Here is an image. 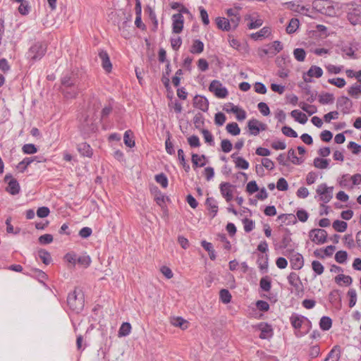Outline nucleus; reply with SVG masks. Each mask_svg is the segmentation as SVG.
Wrapping results in <instances>:
<instances>
[{"mask_svg":"<svg viewBox=\"0 0 361 361\" xmlns=\"http://www.w3.org/2000/svg\"><path fill=\"white\" fill-rule=\"evenodd\" d=\"M291 253L292 255L290 258L291 268L295 270L300 269L304 265L302 255L298 252L293 253V252Z\"/></svg>","mask_w":361,"mask_h":361,"instance_id":"obj_15","label":"nucleus"},{"mask_svg":"<svg viewBox=\"0 0 361 361\" xmlns=\"http://www.w3.org/2000/svg\"><path fill=\"white\" fill-rule=\"evenodd\" d=\"M299 106L300 108L306 111L309 115H312L317 112V108L314 105H310L305 102H301Z\"/></svg>","mask_w":361,"mask_h":361,"instance_id":"obj_51","label":"nucleus"},{"mask_svg":"<svg viewBox=\"0 0 361 361\" xmlns=\"http://www.w3.org/2000/svg\"><path fill=\"white\" fill-rule=\"evenodd\" d=\"M201 132L205 142L208 143L209 145H214V137L212 134L207 129H202Z\"/></svg>","mask_w":361,"mask_h":361,"instance_id":"obj_56","label":"nucleus"},{"mask_svg":"<svg viewBox=\"0 0 361 361\" xmlns=\"http://www.w3.org/2000/svg\"><path fill=\"white\" fill-rule=\"evenodd\" d=\"M312 268L317 275H321L324 270V266L317 260H314L312 262Z\"/></svg>","mask_w":361,"mask_h":361,"instance_id":"obj_55","label":"nucleus"},{"mask_svg":"<svg viewBox=\"0 0 361 361\" xmlns=\"http://www.w3.org/2000/svg\"><path fill=\"white\" fill-rule=\"evenodd\" d=\"M260 288L266 292H269L271 288V281L269 276L262 277L259 281Z\"/></svg>","mask_w":361,"mask_h":361,"instance_id":"obj_32","label":"nucleus"},{"mask_svg":"<svg viewBox=\"0 0 361 361\" xmlns=\"http://www.w3.org/2000/svg\"><path fill=\"white\" fill-rule=\"evenodd\" d=\"M193 105L195 108L206 112L209 109V102L207 99L201 95H196L193 99Z\"/></svg>","mask_w":361,"mask_h":361,"instance_id":"obj_16","label":"nucleus"},{"mask_svg":"<svg viewBox=\"0 0 361 361\" xmlns=\"http://www.w3.org/2000/svg\"><path fill=\"white\" fill-rule=\"evenodd\" d=\"M333 187H327L325 183H322L317 186L316 192L319 196V200L326 204L333 197Z\"/></svg>","mask_w":361,"mask_h":361,"instance_id":"obj_4","label":"nucleus"},{"mask_svg":"<svg viewBox=\"0 0 361 361\" xmlns=\"http://www.w3.org/2000/svg\"><path fill=\"white\" fill-rule=\"evenodd\" d=\"M77 149L80 154L83 157H91L92 156V149L90 145L86 142H82L78 145Z\"/></svg>","mask_w":361,"mask_h":361,"instance_id":"obj_24","label":"nucleus"},{"mask_svg":"<svg viewBox=\"0 0 361 361\" xmlns=\"http://www.w3.org/2000/svg\"><path fill=\"white\" fill-rule=\"evenodd\" d=\"M306 319L304 316L293 314L290 317V323L293 328L300 329L302 326V323Z\"/></svg>","mask_w":361,"mask_h":361,"instance_id":"obj_25","label":"nucleus"},{"mask_svg":"<svg viewBox=\"0 0 361 361\" xmlns=\"http://www.w3.org/2000/svg\"><path fill=\"white\" fill-rule=\"evenodd\" d=\"M299 27V20L297 18H292L286 27V32L288 34H292L296 31Z\"/></svg>","mask_w":361,"mask_h":361,"instance_id":"obj_45","label":"nucleus"},{"mask_svg":"<svg viewBox=\"0 0 361 361\" xmlns=\"http://www.w3.org/2000/svg\"><path fill=\"white\" fill-rule=\"evenodd\" d=\"M348 295L350 298L349 307H353L355 305L357 302V293L355 289H350L348 292Z\"/></svg>","mask_w":361,"mask_h":361,"instance_id":"obj_61","label":"nucleus"},{"mask_svg":"<svg viewBox=\"0 0 361 361\" xmlns=\"http://www.w3.org/2000/svg\"><path fill=\"white\" fill-rule=\"evenodd\" d=\"M343 241L345 245L349 249L357 247L356 241L353 239L352 235H345L343 238Z\"/></svg>","mask_w":361,"mask_h":361,"instance_id":"obj_50","label":"nucleus"},{"mask_svg":"<svg viewBox=\"0 0 361 361\" xmlns=\"http://www.w3.org/2000/svg\"><path fill=\"white\" fill-rule=\"evenodd\" d=\"M332 226L335 231L343 233L347 229L348 224L345 221L336 220L333 222Z\"/></svg>","mask_w":361,"mask_h":361,"instance_id":"obj_41","label":"nucleus"},{"mask_svg":"<svg viewBox=\"0 0 361 361\" xmlns=\"http://www.w3.org/2000/svg\"><path fill=\"white\" fill-rule=\"evenodd\" d=\"M310 238L317 244L324 243L327 237V233L325 230L321 228L312 229L310 231Z\"/></svg>","mask_w":361,"mask_h":361,"instance_id":"obj_8","label":"nucleus"},{"mask_svg":"<svg viewBox=\"0 0 361 361\" xmlns=\"http://www.w3.org/2000/svg\"><path fill=\"white\" fill-rule=\"evenodd\" d=\"M348 19L353 25L358 24L361 20V5L350 9L348 13Z\"/></svg>","mask_w":361,"mask_h":361,"instance_id":"obj_12","label":"nucleus"},{"mask_svg":"<svg viewBox=\"0 0 361 361\" xmlns=\"http://www.w3.org/2000/svg\"><path fill=\"white\" fill-rule=\"evenodd\" d=\"M270 33V29L268 27H264L259 31L252 33L251 37L255 40H257L268 37Z\"/></svg>","mask_w":361,"mask_h":361,"instance_id":"obj_30","label":"nucleus"},{"mask_svg":"<svg viewBox=\"0 0 361 361\" xmlns=\"http://www.w3.org/2000/svg\"><path fill=\"white\" fill-rule=\"evenodd\" d=\"M332 320L329 317L324 316L319 322V327L323 331H328L331 328Z\"/></svg>","mask_w":361,"mask_h":361,"instance_id":"obj_35","label":"nucleus"},{"mask_svg":"<svg viewBox=\"0 0 361 361\" xmlns=\"http://www.w3.org/2000/svg\"><path fill=\"white\" fill-rule=\"evenodd\" d=\"M33 161V159L30 157L24 158L18 165V168L21 171H24L27 166H29Z\"/></svg>","mask_w":361,"mask_h":361,"instance_id":"obj_64","label":"nucleus"},{"mask_svg":"<svg viewBox=\"0 0 361 361\" xmlns=\"http://www.w3.org/2000/svg\"><path fill=\"white\" fill-rule=\"evenodd\" d=\"M24 274L30 276L37 279L39 283H42L43 285H45V273L41 269L32 267L30 269V272L24 273Z\"/></svg>","mask_w":361,"mask_h":361,"instance_id":"obj_19","label":"nucleus"},{"mask_svg":"<svg viewBox=\"0 0 361 361\" xmlns=\"http://www.w3.org/2000/svg\"><path fill=\"white\" fill-rule=\"evenodd\" d=\"M130 331H131L130 324L128 322H123L121 324V326L118 330V337L127 336L130 334Z\"/></svg>","mask_w":361,"mask_h":361,"instance_id":"obj_38","label":"nucleus"},{"mask_svg":"<svg viewBox=\"0 0 361 361\" xmlns=\"http://www.w3.org/2000/svg\"><path fill=\"white\" fill-rule=\"evenodd\" d=\"M206 159V156L202 155H198L197 154H192V163L194 168L196 167H203L205 166V162H202V160H204Z\"/></svg>","mask_w":361,"mask_h":361,"instance_id":"obj_29","label":"nucleus"},{"mask_svg":"<svg viewBox=\"0 0 361 361\" xmlns=\"http://www.w3.org/2000/svg\"><path fill=\"white\" fill-rule=\"evenodd\" d=\"M205 204L209 212L211 218L213 219L218 212V205L216 200L214 197H207Z\"/></svg>","mask_w":361,"mask_h":361,"instance_id":"obj_21","label":"nucleus"},{"mask_svg":"<svg viewBox=\"0 0 361 361\" xmlns=\"http://www.w3.org/2000/svg\"><path fill=\"white\" fill-rule=\"evenodd\" d=\"M226 129L228 133L232 135H238L240 133V128L238 123L235 122L229 123L226 125Z\"/></svg>","mask_w":361,"mask_h":361,"instance_id":"obj_39","label":"nucleus"},{"mask_svg":"<svg viewBox=\"0 0 361 361\" xmlns=\"http://www.w3.org/2000/svg\"><path fill=\"white\" fill-rule=\"evenodd\" d=\"M348 93L353 97L358 98L361 94V85L357 83L353 84L348 88Z\"/></svg>","mask_w":361,"mask_h":361,"instance_id":"obj_36","label":"nucleus"},{"mask_svg":"<svg viewBox=\"0 0 361 361\" xmlns=\"http://www.w3.org/2000/svg\"><path fill=\"white\" fill-rule=\"evenodd\" d=\"M290 115L293 118H294L295 121L301 124H305L307 121V116L304 113L300 111L299 110H293L290 112Z\"/></svg>","mask_w":361,"mask_h":361,"instance_id":"obj_26","label":"nucleus"},{"mask_svg":"<svg viewBox=\"0 0 361 361\" xmlns=\"http://www.w3.org/2000/svg\"><path fill=\"white\" fill-rule=\"evenodd\" d=\"M133 133L131 130H126L124 133L123 141L125 145L128 147H133L135 146V140H133Z\"/></svg>","mask_w":361,"mask_h":361,"instance_id":"obj_40","label":"nucleus"},{"mask_svg":"<svg viewBox=\"0 0 361 361\" xmlns=\"http://www.w3.org/2000/svg\"><path fill=\"white\" fill-rule=\"evenodd\" d=\"M328 82L339 88L343 87L346 84L345 79L342 78H330Z\"/></svg>","mask_w":361,"mask_h":361,"instance_id":"obj_54","label":"nucleus"},{"mask_svg":"<svg viewBox=\"0 0 361 361\" xmlns=\"http://www.w3.org/2000/svg\"><path fill=\"white\" fill-rule=\"evenodd\" d=\"M350 176L349 174H343L338 180V184L341 188L352 189L353 185L350 184Z\"/></svg>","mask_w":361,"mask_h":361,"instance_id":"obj_34","label":"nucleus"},{"mask_svg":"<svg viewBox=\"0 0 361 361\" xmlns=\"http://www.w3.org/2000/svg\"><path fill=\"white\" fill-rule=\"evenodd\" d=\"M322 69L317 66H312L307 73V75L309 76L310 78L314 77L317 78H319L322 76Z\"/></svg>","mask_w":361,"mask_h":361,"instance_id":"obj_31","label":"nucleus"},{"mask_svg":"<svg viewBox=\"0 0 361 361\" xmlns=\"http://www.w3.org/2000/svg\"><path fill=\"white\" fill-rule=\"evenodd\" d=\"M283 135L290 137H297L298 133L290 127L285 126L281 128Z\"/></svg>","mask_w":361,"mask_h":361,"instance_id":"obj_60","label":"nucleus"},{"mask_svg":"<svg viewBox=\"0 0 361 361\" xmlns=\"http://www.w3.org/2000/svg\"><path fill=\"white\" fill-rule=\"evenodd\" d=\"M235 166L238 169H247L249 167V163L244 158L238 157L234 160Z\"/></svg>","mask_w":361,"mask_h":361,"instance_id":"obj_49","label":"nucleus"},{"mask_svg":"<svg viewBox=\"0 0 361 361\" xmlns=\"http://www.w3.org/2000/svg\"><path fill=\"white\" fill-rule=\"evenodd\" d=\"M221 301L224 304H228L231 300V294L227 289H221L219 292Z\"/></svg>","mask_w":361,"mask_h":361,"instance_id":"obj_44","label":"nucleus"},{"mask_svg":"<svg viewBox=\"0 0 361 361\" xmlns=\"http://www.w3.org/2000/svg\"><path fill=\"white\" fill-rule=\"evenodd\" d=\"M259 121L255 118L250 120L247 122V128L250 133L252 135H257L259 133V128H258Z\"/></svg>","mask_w":361,"mask_h":361,"instance_id":"obj_27","label":"nucleus"},{"mask_svg":"<svg viewBox=\"0 0 361 361\" xmlns=\"http://www.w3.org/2000/svg\"><path fill=\"white\" fill-rule=\"evenodd\" d=\"M217 239L223 244V247L225 250H230L231 248V245L230 241L227 239L226 234L220 233L217 235Z\"/></svg>","mask_w":361,"mask_h":361,"instance_id":"obj_46","label":"nucleus"},{"mask_svg":"<svg viewBox=\"0 0 361 361\" xmlns=\"http://www.w3.org/2000/svg\"><path fill=\"white\" fill-rule=\"evenodd\" d=\"M172 32L175 34L180 33L183 30L184 18L181 13H175L172 16Z\"/></svg>","mask_w":361,"mask_h":361,"instance_id":"obj_9","label":"nucleus"},{"mask_svg":"<svg viewBox=\"0 0 361 361\" xmlns=\"http://www.w3.org/2000/svg\"><path fill=\"white\" fill-rule=\"evenodd\" d=\"M348 253L345 251H338L335 255V260L339 264H343L346 262Z\"/></svg>","mask_w":361,"mask_h":361,"instance_id":"obj_52","label":"nucleus"},{"mask_svg":"<svg viewBox=\"0 0 361 361\" xmlns=\"http://www.w3.org/2000/svg\"><path fill=\"white\" fill-rule=\"evenodd\" d=\"M84 294L81 290L75 289L67 297V305L73 311L78 313L84 307Z\"/></svg>","mask_w":361,"mask_h":361,"instance_id":"obj_1","label":"nucleus"},{"mask_svg":"<svg viewBox=\"0 0 361 361\" xmlns=\"http://www.w3.org/2000/svg\"><path fill=\"white\" fill-rule=\"evenodd\" d=\"M313 8L319 13L331 16L334 12V8L329 0H315L312 3Z\"/></svg>","mask_w":361,"mask_h":361,"instance_id":"obj_3","label":"nucleus"},{"mask_svg":"<svg viewBox=\"0 0 361 361\" xmlns=\"http://www.w3.org/2000/svg\"><path fill=\"white\" fill-rule=\"evenodd\" d=\"M190 51L192 54H201L204 51L203 42L200 39L194 40Z\"/></svg>","mask_w":361,"mask_h":361,"instance_id":"obj_33","label":"nucleus"},{"mask_svg":"<svg viewBox=\"0 0 361 361\" xmlns=\"http://www.w3.org/2000/svg\"><path fill=\"white\" fill-rule=\"evenodd\" d=\"M290 235V233L287 231V232L283 235L281 242V247L286 249L287 252H293L295 249V244L292 242Z\"/></svg>","mask_w":361,"mask_h":361,"instance_id":"obj_14","label":"nucleus"},{"mask_svg":"<svg viewBox=\"0 0 361 361\" xmlns=\"http://www.w3.org/2000/svg\"><path fill=\"white\" fill-rule=\"evenodd\" d=\"M353 106V102L345 96H341L337 99L336 107L341 109L343 114H348Z\"/></svg>","mask_w":361,"mask_h":361,"instance_id":"obj_10","label":"nucleus"},{"mask_svg":"<svg viewBox=\"0 0 361 361\" xmlns=\"http://www.w3.org/2000/svg\"><path fill=\"white\" fill-rule=\"evenodd\" d=\"M209 90L218 98H225L228 94L227 89L222 85L220 81L216 80L211 82Z\"/></svg>","mask_w":361,"mask_h":361,"instance_id":"obj_6","label":"nucleus"},{"mask_svg":"<svg viewBox=\"0 0 361 361\" xmlns=\"http://www.w3.org/2000/svg\"><path fill=\"white\" fill-rule=\"evenodd\" d=\"M288 159L295 165H300L303 162V159L302 158L298 157L296 156L295 152L293 149H290L288 151Z\"/></svg>","mask_w":361,"mask_h":361,"instance_id":"obj_37","label":"nucleus"},{"mask_svg":"<svg viewBox=\"0 0 361 361\" xmlns=\"http://www.w3.org/2000/svg\"><path fill=\"white\" fill-rule=\"evenodd\" d=\"M319 102L323 104H331L334 101V97L332 94L326 93L319 97Z\"/></svg>","mask_w":361,"mask_h":361,"instance_id":"obj_62","label":"nucleus"},{"mask_svg":"<svg viewBox=\"0 0 361 361\" xmlns=\"http://www.w3.org/2000/svg\"><path fill=\"white\" fill-rule=\"evenodd\" d=\"M6 191L12 195H15L20 192V185L16 179L12 178L8 182Z\"/></svg>","mask_w":361,"mask_h":361,"instance_id":"obj_22","label":"nucleus"},{"mask_svg":"<svg viewBox=\"0 0 361 361\" xmlns=\"http://www.w3.org/2000/svg\"><path fill=\"white\" fill-rule=\"evenodd\" d=\"M233 185L229 183H221L219 186L220 192L227 202L233 200Z\"/></svg>","mask_w":361,"mask_h":361,"instance_id":"obj_13","label":"nucleus"},{"mask_svg":"<svg viewBox=\"0 0 361 361\" xmlns=\"http://www.w3.org/2000/svg\"><path fill=\"white\" fill-rule=\"evenodd\" d=\"M99 57L102 61V68L108 73L111 72L112 69V64L111 63L108 53L101 49L99 51Z\"/></svg>","mask_w":361,"mask_h":361,"instance_id":"obj_18","label":"nucleus"},{"mask_svg":"<svg viewBox=\"0 0 361 361\" xmlns=\"http://www.w3.org/2000/svg\"><path fill=\"white\" fill-rule=\"evenodd\" d=\"M22 151L25 154H32L37 152V148L34 144H25L23 146Z\"/></svg>","mask_w":361,"mask_h":361,"instance_id":"obj_53","label":"nucleus"},{"mask_svg":"<svg viewBox=\"0 0 361 361\" xmlns=\"http://www.w3.org/2000/svg\"><path fill=\"white\" fill-rule=\"evenodd\" d=\"M336 283L340 284L341 281L343 282L347 286H349L352 283L353 279L350 276H345L344 274H339L335 277Z\"/></svg>","mask_w":361,"mask_h":361,"instance_id":"obj_47","label":"nucleus"},{"mask_svg":"<svg viewBox=\"0 0 361 361\" xmlns=\"http://www.w3.org/2000/svg\"><path fill=\"white\" fill-rule=\"evenodd\" d=\"M63 96L67 99L75 98L79 92L78 85L61 86Z\"/></svg>","mask_w":361,"mask_h":361,"instance_id":"obj_17","label":"nucleus"},{"mask_svg":"<svg viewBox=\"0 0 361 361\" xmlns=\"http://www.w3.org/2000/svg\"><path fill=\"white\" fill-rule=\"evenodd\" d=\"M341 357V347L334 346L329 353L324 361H338Z\"/></svg>","mask_w":361,"mask_h":361,"instance_id":"obj_23","label":"nucleus"},{"mask_svg":"<svg viewBox=\"0 0 361 361\" xmlns=\"http://www.w3.org/2000/svg\"><path fill=\"white\" fill-rule=\"evenodd\" d=\"M268 258L267 255H259L257 259L259 268L261 270L267 269L268 267Z\"/></svg>","mask_w":361,"mask_h":361,"instance_id":"obj_57","label":"nucleus"},{"mask_svg":"<svg viewBox=\"0 0 361 361\" xmlns=\"http://www.w3.org/2000/svg\"><path fill=\"white\" fill-rule=\"evenodd\" d=\"M155 180L164 188L168 186V178L166 175L162 173L155 176Z\"/></svg>","mask_w":361,"mask_h":361,"instance_id":"obj_58","label":"nucleus"},{"mask_svg":"<svg viewBox=\"0 0 361 361\" xmlns=\"http://www.w3.org/2000/svg\"><path fill=\"white\" fill-rule=\"evenodd\" d=\"M288 283L292 286L296 290H302V282L299 276L295 272H290L287 277Z\"/></svg>","mask_w":361,"mask_h":361,"instance_id":"obj_20","label":"nucleus"},{"mask_svg":"<svg viewBox=\"0 0 361 361\" xmlns=\"http://www.w3.org/2000/svg\"><path fill=\"white\" fill-rule=\"evenodd\" d=\"M226 117L223 113L218 112L215 114L214 122H215L216 125H217L219 126H221L224 124V123L226 122Z\"/></svg>","mask_w":361,"mask_h":361,"instance_id":"obj_63","label":"nucleus"},{"mask_svg":"<svg viewBox=\"0 0 361 361\" xmlns=\"http://www.w3.org/2000/svg\"><path fill=\"white\" fill-rule=\"evenodd\" d=\"M329 160L317 157L314 159V166L320 169H327L329 167Z\"/></svg>","mask_w":361,"mask_h":361,"instance_id":"obj_43","label":"nucleus"},{"mask_svg":"<svg viewBox=\"0 0 361 361\" xmlns=\"http://www.w3.org/2000/svg\"><path fill=\"white\" fill-rule=\"evenodd\" d=\"M217 27L223 31H229L238 27V18L228 19L224 17H217L215 20Z\"/></svg>","mask_w":361,"mask_h":361,"instance_id":"obj_2","label":"nucleus"},{"mask_svg":"<svg viewBox=\"0 0 361 361\" xmlns=\"http://www.w3.org/2000/svg\"><path fill=\"white\" fill-rule=\"evenodd\" d=\"M77 263L85 267H87L90 264L91 259L89 255H83L80 257H78Z\"/></svg>","mask_w":361,"mask_h":361,"instance_id":"obj_59","label":"nucleus"},{"mask_svg":"<svg viewBox=\"0 0 361 361\" xmlns=\"http://www.w3.org/2000/svg\"><path fill=\"white\" fill-rule=\"evenodd\" d=\"M293 56L298 61H303L306 56L305 51L302 48L295 49L293 51Z\"/></svg>","mask_w":361,"mask_h":361,"instance_id":"obj_48","label":"nucleus"},{"mask_svg":"<svg viewBox=\"0 0 361 361\" xmlns=\"http://www.w3.org/2000/svg\"><path fill=\"white\" fill-rule=\"evenodd\" d=\"M171 323L173 326L180 327L181 329H186L188 326V322L180 317H173Z\"/></svg>","mask_w":361,"mask_h":361,"instance_id":"obj_28","label":"nucleus"},{"mask_svg":"<svg viewBox=\"0 0 361 361\" xmlns=\"http://www.w3.org/2000/svg\"><path fill=\"white\" fill-rule=\"evenodd\" d=\"M45 49L42 44L37 43L32 45L27 53V58L32 61L40 60L44 55Z\"/></svg>","mask_w":361,"mask_h":361,"instance_id":"obj_5","label":"nucleus"},{"mask_svg":"<svg viewBox=\"0 0 361 361\" xmlns=\"http://www.w3.org/2000/svg\"><path fill=\"white\" fill-rule=\"evenodd\" d=\"M226 15L228 19H235V17L238 18V25L240 20V10L238 8H228L226 10Z\"/></svg>","mask_w":361,"mask_h":361,"instance_id":"obj_42","label":"nucleus"},{"mask_svg":"<svg viewBox=\"0 0 361 361\" xmlns=\"http://www.w3.org/2000/svg\"><path fill=\"white\" fill-rule=\"evenodd\" d=\"M256 328L260 331L259 337L261 339H269L272 337L273 329L270 324L260 322L256 326Z\"/></svg>","mask_w":361,"mask_h":361,"instance_id":"obj_11","label":"nucleus"},{"mask_svg":"<svg viewBox=\"0 0 361 361\" xmlns=\"http://www.w3.org/2000/svg\"><path fill=\"white\" fill-rule=\"evenodd\" d=\"M78 71L68 72L61 78V86L78 85Z\"/></svg>","mask_w":361,"mask_h":361,"instance_id":"obj_7","label":"nucleus"}]
</instances>
